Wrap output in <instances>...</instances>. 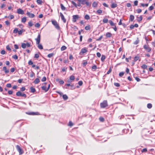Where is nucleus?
<instances>
[{"label":"nucleus","mask_w":155,"mask_h":155,"mask_svg":"<svg viewBox=\"0 0 155 155\" xmlns=\"http://www.w3.org/2000/svg\"><path fill=\"white\" fill-rule=\"evenodd\" d=\"M78 2H81L82 5H86L87 6H89L90 4L88 0H77Z\"/></svg>","instance_id":"nucleus-1"},{"label":"nucleus","mask_w":155,"mask_h":155,"mask_svg":"<svg viewBox=\"0 0 155 155\" xmlns=\"http://www.w3.org/2000/svg\"><path fill=\"white\" fill-rule=\"evenodd\" d=\"M31 46L30 43L28 42H27L26 43H22L21 45V47L24 49L26 48V47H30Z\"/></svg>","instance_id":"nucleus-2"},{"label":"nucleus","mask_w":155,"mask_h":155,"mask_svg":"<svg viewBox=\"0 0 155 155\" xmlns=\"http://www.w3.org/2000/svg\"><path fill=\"white\" fill-rule=\"evenodd\" d=\"M100 106L102 108H104L107 107L108 106L107 101H104L102 103H101Z\"/></svg>","instance_id":"nucleus-3"},{"label":"nucleus","mask_w":155,"mask_h":155,"mask_svg":"<svg viewBox=\"0 0 155 155\" xmlns=\"http://www.w3.org/2000/svg\"><path fill=\"white\" fill-rule=\"evenodd\" d=\"M16 95L18 96H21L25 97H26V95L25 94L22 93L20 91H18L16 92Z\"/></svg>","instance_id":"nucleus-4"},{"label":"nucleus","mask_w":155,"mask_h":155,"mask_svg":"<svg viewBox=\"0 0 155 155\" xmlns=\"http://www.w3.org/2000/svg\"><path fill=\"white\" fill-rule=\"evenodd\" d=\"M52 24L54 25L55 28L58 29H60L58 23L55 20H53L51 21Z\"/></svg>","instance_id":"nucleus-5"},{"label":"nucleus","mask_w":155,"mask_h":155,"mask_svg":"<svg viewBox=\"0 0 155 155\" xmlns=\"http://www.w3.org/2000/svg\"><path fill=\"white\" fill-rule=\"evenodd\" d=\"M16 148L20 154H21L23 153V150L21 148L19 145H16Z\"/></svg>","instance_id":"nucleus-6"},{"label":"nucleus","mask_w":155,"mask_h":155,"mask_svg":"<svg viewBox=\"0 0 155 155\" xmlns=\"http://www.w3.org/2000/svg\"><path fill=\"white\" fill-rule=\"evenodd\" d=\"M71 3L76 8H77L78 6H81V4H82L81 3V2H79L78 3V4H76L73 1L71 2Z\"/></svg>","instance_id":"nucleus-7"},{"label":"nucleus","mask_w":155,"mask_h":155,"mask_svg":"<svg viewBox=\"0 0 155 155\" xmlns=\"http://www.w3.org/2000/svg\"><path fill=\"white\" fill-rule=\"evenodd\" d=\"M87 49L85 48H84L81 49L80 54H82L87 52Z\"/></svg>","instance_id":"nucleus-8"},{"label":"nucleus","mask_w":155,"mask_h":155,"mask_svg":"<svg viewBox=\"0 0 155 155\" xmlns=\"http://www.w3.org/2000/svg\"><path fill=\"white\" fill-rule=\"evenodd\" d=\"M79 18V16L78 15H74L73 16L72 21L74 22H75L77 19Z\"/></svg>","instance_id":"nucleus-9"},{"label":"nucleus","mask_w":155,"mask_h":155,"mask_svg":"<svg viewBox=\"0 0 155 155\" xmlns=\"http://www.w3.org/2000/svg\"><path fill=\"white\" fill-rule=\"evenodd\" d=\"M40 38L41 36L40 35L38 34L37 38H36L35 39V40L36 41V44H38L40 43Z\"/></svg>","instance_id":"nucleus-10"},{"label":"nucleus","mask_w":155,"mask_h":155,"mask_svg":"<svg viewBox=\"0 0 155 155\" xmlns=\"http://www.w3.org/2000/svg\"><path fill=\"white\" fill-rule=\"evenodd\" d=\"M60 16L61 17V20L63 21L65 23L66 22V19L65 18L63 14H62V13L60 12Z\"/></svg>","instance_id":"nucleus-11"},{"label":"nucleus","mask_w":155,"mask_h":155,"mask_svg":"<svg viewBox=\"0 0 155 155\" xmlns=\"http://www.w3.org/2000/svg\"><path fill=\"white\" fill-rule=\"evenodd\" d=\"M17 12L18 14L21 15H23L24 14V11L21 8H19L17 9Z\"/></svg>","instance_id":"nucleus-12"},{"label":"nucleus","mask_w":155,"mask_h":155,"mask_svg":"<svg viewBox=\"0 0 155 155\" xmlns=\"http://www.w3.org/2000/svg\"><path fill=\"white\" fill-rule=\"evenodd\" d=\"M26 14L30 18H33L35 16V15L29 12H27Z\"/></svg>","instance_id":"nucleus-13"},{"label":"nucleus","mask_w":155,"mask_h":155,"mask_svg":"<svg viewBox=\"0 0 155 155\" xmlns=\"http://www.w3.org/2000/svg\"><path fill=\"white\" fill-rule=\"evenodd\" d=\"M143 47L148 52L150 51H151L150 48L146 45H144Z\"/></svg>","instance_id":"nucleus-14"},{"label":"nucleus","mask_w":155,"mask_h":155,"mask_svg":"<svg viewBox=\"0 0 155 155\" xmlns=\"http://www.w3.org/2000/svg\"><path fill=\"white\" fill-rule=\"evenodd\" d=\"M3 70L6 73H8L9 72V69H7L6 67H4L3 68Z\"/></svg>","instance_id":"nucleus-15"},{"label":"nucleus","mask_w":155,"mask_h":155,"mask_svg":"<svg viewBox=\"0 0 155 155\" xmlns=\"http://www.w3.org/2000/svg\"><path fill=\"white\" fill-rule=\"evenodd\" d=\"M41 88L43 90L45 91V92H46L48 91V89L45 86H42L41 87Z\"/></svg>","instance_id":"nucleus-16"},{"label":"nucleus","mask_w":155,"mask_h":155,"mask_svg":"<svg viewBox=\"0 0 155 155\" xmlns=\"http://www.w3.org/2000/svg\"><path fill=\"white\" fill-rule=\"evenodd\" d=\"M28 114L29 115H39V113L38 112H31V113H29Z\"/></svg>","instance_id":"nucleus-17"},{"label":"nucleus","mask_w":155,"mask_h":155,"mask_svg":"<svg viewBox=\"0 0 155 155\" xmlns=\"http://www.w3.org/2000/svg\"><path fill=\"white\" fill-rule=\"evenodd\" d=\"M112 34L110 32H107L106 33L105 36L107 37L110 38L111 37Z\"/></svg>","instance_id":"nucleus-18"},{"label":"nucleus","mask_w":155,"mask_h":155,"mask_svg":"<svg viewBox=\"0 0 155 155\" xmlns=\"http://www.w3.org/2000/svg\"><path fill=\"white\" fill-rule=\"evenodd\" d=\"M40 82L39 79L38 78H36L35 81H34V83L35 84H38Z\"/></svg>","instance_id":"nucleus-19"},{"label":"nucleus","mask_w":155,"mask_h":155,"mask_svg":"<svg viewBox=\"0 0 155 155\" xmlns=\"http://www.w3.org/2000/svg\"><path fill=\"white\" fill-rule=\"evenodd\" d=\"M137 21L140 22L142 20L143 18L142 16L140 15L139 17L137 16Z\"/></svg>","instance_id":"nucleus-20"},{"label":"nucleus","mask_w":155,"mask_h":155,"mask_svg":"<svg viewBox=\"0 0 155 155\" xmlns=\"http://www.w3.org/2000/svg\"><path fill=\"white\" fill-rule=\"evenodd\" d=\"M25 31V30L24 29H22L19 31H18V35H21L22 33Z\"/></svg>","instance_id":"nucleus-21"},{"label":"nucleus","mask_w":155,"mask_h":155,"mask_svg":"<svg viewBox=\"0 0 155 155\" xmlns=\"http://www.w3.org/2000/svg\"><path fill=\"white\" fill-rule=\"evenodd\" d=\"M117 6V5L116 4L113 3L111 5V7L112 8H114Z\"/></svg>","instance_id":"nucleus-22"},{"label":"nucleus","mask_w":155,"mask_h":155,"mask_svg":"<svg viewBox=\"0 0 155 155\" xmlns=\"http://www.w3.org/2000/svg\"><path fill=\"white\" fill-rule=\"evenodd\" d=\"M60 6L61 7V9L63 11H64L66 9V8L62 4H61Z\"/></svg>","instance_id":"nucleus-23"},{"label":"nucleus","mask_w":155,"mask_h":155,"mask_svg":"<svg viewBox=\"0 0 155 155\" xmlns=\"http://www.w3.org/2000/svg\"><path fill=\"white\" fill-rule=\"evenodd\" d=\"M62 97L63 99L66 100L68 99V97L66 94H64L62 95Z\"/></svg>","instance_id":"nucleus-24"},{"label":"nucleus","mask_w":155,"mask_h":155,"mask_svg":"<svg viewBox=\"0 0 155 155\" xmlns=\"http://www.w3.org/2000/svg\"><path fill=\"white\" fill-rule=\"evenodd\" d=\"M97 5V3L96 2H94L92 4V6L94 7H96Z\"/></svg>","instance_id":"nucleus-25"},{"label":"nucleus","mask_w":155,"mask_h":155,"mask_svg":"<svg viewBox=\"0 0 155 155\" xmlns=\"http://www.w3.org/2000/svg\"><path fill=\"white\" fill-rule=\"evenodd\" d=\"M134 15H130V20L131 21H133L134 19Z\"/></svg>","instance_id":"nucleus-26"},{"label":"nucleus","mask_w":155,"mask_h":155,"mask_svg":"<svg viewBox=\"0 0 155 155\" xmlns=\"http://www.w3.org/2000/svg\"><path fill=\"white\" fill-rule=\"evenodd\" d=\"M108 20L107 19L104 18L103 20V21L104 23H106L108 22Z\"/></svg>","instance_id":"nucleus-27"},{"label":"nucleus","mask_w":155,"mask_h":155,"mask_svg":"<svg viewBox=\"0 0 155 155\" xmlns=\"http://www.w3.org/2000/svg\"><path fill=\"white\" fill-rule=\"evenodd\" d=\"M102 11L101 10H98L96 12V13H97L98 15H100L101 13H102Z\"/></svg>","instance_id":"nucleus-28"},{"label":"nucleus","mask_w":155,"mask_h":155,"mask_svg":"<svg viewBox=\"0 0 155 155\" xmlns=\"http://www.w3.org/2000/svg\"><path fill=\"white\" fill-rule=\"evenodd\" d=\"M37 44L38 45V48L39 49H43V46H42V45L41 44H39V43L38 44Z\"/></svg>","instance_id":"nucleus-29"},{"label":"nucleus","mask_w":155,"mask_h":155,"mask_svg":"<svg viewBox=\"0 0 155 155\" xmlns=\"http://www.w3.org/2000/svg\"><path fill=\"white\" fill-rule=\"evenodd\" d=\"M26 18L25 17H24L21 18V21L23 23H25L26 21Z\"/></svg>","instance_id":"nucleus-30"},{"label":"nucleus","mask_w":155,"mask_h":155,"mask_svg":"<svg viewBox=\"0 0 155 155\" xmlns=\"http://www.w3.org/2000/svg\"><path fill=\"white\" fill-rule=\"evenodd\" d=\"M74 76L73 75H71L69 79L71 81H74Z\"/></svg>","instance_id":"nucleus-31"},{"label":"nucleus","mask_w":155,"mask_h":155,"mask_svg":"<svg viewBox=\"0 0 155 155\" xmlns=\"http://www.w3.org/2000/svg\"><path fill=\"white\" fill-rule=\"evenodd\" d=\"M105 55H102L101 56V61L103 62L104 61V60H105Z\"/></svg>","instance_id":"nucleus-32"},{"label":"nucleus","mask_w":155,"mask_h":155,"mask_svg":"<svg viewBox=\"0 0 155 155\" xmlns=\"http://www.w3.org/2000/svg\"><path fill=\"white\" fill-rule=\"evenodd\" d=\"M67 48V47L65 46H63L61 48V51H64L66 50Z\"/></svg>","instance_id":"nucleus-33"},{"label":"nucleus","mask_w":155,"mask_h":155,"mask_svg":"<svg viewBox=\"0 0 155 155\" xmlns=\"http://www.w3.org/2000/svg\"><path fill=\"white\" fill-rule=\"evenodd\" d=\"M31 92L32 93H34L35 91V89L33 87L30 88Z\"/></svg>","instance_id":"nucleus-34"},{"label":"nucleus","mask_w":155,"mask_h":155,"mask_svg":"<svg viewBox=\"0 0 155 155\" xmlns=\"http://www.w3.org/2000/svg\"><path fill=\"white\" fill-rule=\"evenodd\" d=\"M84 18L86 20H89L90 18V17L88 15H86L84 17Z\"/></svg>","instance_id":"nucleus-35"},{"label":"nucleus","mask_w":155,"mask_h":155,"mask_svg":"<svg viewBox=\"0 0 155 155\" xmlns=\"http://www.w3.org/2000/svg\"><path fill=\"white\" fill-rule=\"evenodd\" d=\"M18 32V29L17 28H15L13 30V33H16Z\"/></svg>","instance_id":"nucleus-36"},{"label":"nucleus","mask_w":155,"mask_h":155,"mask_svg":"<svg viewBox=\"0 0 155 155\" xmlns=\"http://www.w3.org/2000/svg\"><path fill=\"white\" fill-rule=\"evenodd\" d=\"M35 75V74L34 72L32 71L31 74H30V76L31 78H33V77Z\"/></svg>","instance_id":"nucleus-37"},{"label":"nucleus","mask_w":155,"mask_h":155,"mask_svg":"<svg viewBox=\"0 0 155 155\" xmlns=\"http://www.w3.org/2000/svg\"><path fill=\"white\" fill-rule=\"evenodd\" d=\"M5 17H7L5 16ZM7 18L12 19L14 18V16L12 15H10L9 16H8Z\"/></svg>","instance_id":"nucleus-38"},{"label":"nucleus","mask_w":155,"mask_h":155,"mask_svg":"<svg viewBox=\"0 0 155 155\" xmlns=\"http://www.w3.org/2000/svg\"><path fill=\"white\" fill-rule=\"evenodd\" d=\"M109 22L111 26H115V25H114V23L113 22V21H112L109 20Z\"/></svg>","instance_id":"nucleus-39"},{"label":"nucleus","mask_w":155,"mask_h":155,"mask_svg":"<svg viewBox=\"0 0 155 155\" xmlns=\"http://www.w3.org/2000/svg\"><path fill=\"white\" fill-rule=\"evenodd\" d=\"M139 41L138 38H137V39L134 42V45H137L139 43Z\"/></svg>","instance_id":"nucleus-40"},{"label":"nucleus","mask_w":155,"mask_h":155,"mask_svg":"<svg viewBox=\"0 0 155 155\" xmlns=\"http://www.w3.org/2000/svg\"><path fill=\"white\" fill-rule=\"evenodd\" d=\"M152 107V105L151 104L149 103L147 104V107L149 108H151Z\"/></svg>","instance_id":"nucleus-41"},{"label":"nucleus","mask_w":155,"mask_h":155,"mask_svg":"<svg viewBox=\"0 0 155 155\" xmlns=\"http://www.w3.org/2000/svg\"><path fill=\"white\" fill-rule=\"evenodd\" d=\"M54 54L53 53H51L48 54L47 55V56L48 58H50L52 57V56Z\"/></svg>","instance_id":"nucleus-42"},{"label":"nucleus","mask_w":155,"mask_h":155,"mask_svg":"<svg viewBox=\"0 0 155 155\" xmlns=\"http://www.w3.org/2000/svg\"><path fill=\"white\" fill-rule=\"evenodd\" d=\"M85 30H90V26L88 25V26H85Z\"/></svg>","instance_id":"nucleus-43"},{"label":"nucleus","mask_w":155,"mask_h":155,"mask_svg":"<svg viewBox=\"0 0 155 155\" xmlns=\"http://www.w3.org/2000/svg\"><path fill=\"white\" fill-rule=\"evenodd\" d=\"M28 25L30 27L32 26L33 25L32 22L31 21H29L28 22Z\"/></svg>","instance_id":"nucleus-44"},{"label":"nucleus","mask_w":155,"mask_h":155,"mask_svg":"<svg viewBox=\"0 0 155 155\" xmlns=\"http://www.w3.org/2000/svg\"><path fill=\"white\" fill-rule=\"evenodd\" d=\"M114 84L115 86L117 87H119L120 86V84L118 83H114Z\"/></svg>","instance_id":"nucleus-45"},{"label":"nucleus","mask_w":155,"mask_h":155,"mask_svg":"<svg viewBox=\"0 0 155 155\" xmlns=\"http://www.w3.org/2000/svg\"><path fill=\"white\" fill-rule=\"evenodd\" d=\"M12 58L15 59H17L18 57L16 55H14L12 56Z\"/></svg>","instance_id":"nucleus-46"},{"label":"nucleus","mask_w":155,"mask_h":155,"mask_svg":"<svg viewBox=\"0 0 155 155\" xmlns=\"http://www.w3.org/2000/svg\"><path fill=\"white\" fill-rule=\"evenodd\" d=\"M142 68L143 69H146L147 68V66L145 64H144L142 65L141 66Z\"/></svg>","instance_id":"nucleus-47"},{"label":"nucleus","mask_w":155,"mask_h":155,"mask_svg":"<svg viewBox=\"0 0 155 155\" xmlns=\"http://www.w3.org/2000/svg\"><path fill=\"white\" fill-rule=\"evenodd\" d=\"M124 72H121L119 74V75L120 77H122L124 75Z\"/></svg>","instance_id":"nucleus-48"},{"label":"nucleus","mask_w":155,"mask_h":155,"mask_svg":"<svg viewBox=\"0 0 155 155\" xmlns=\"http://www.w3.org/2000/svg\"><path fill=\"white\" fill-rule=\"evenodd\" d=\"M154 9V7L153 6H150L149 8V10L150 11H151Z\"/></svg>","instance_id":"nucleus-49"},{"label":"nucleus","mask_w":155,"mask_h":155,"mask_svg":"<svg viewBox=\"0 0 155 155\" xmlns=\"http://www.w3.org/2000/svg\"><path fill=\"white\" fill-rule=\"evenodd\" d=\"M139 59V57L138 56H135L134 58V60L135 61H137Z\"/></svg>","instance_id":"nucleus-50"},{"label":"nucleus","mask_w":155,"mask_h":155,"mask_svg":"<svg viewBox=\"0 0 155 155\" xmlns=\"http://www.w3.org/2000/svg\"><path fill=\"white\" fill-rule=\"evenodd\" d=\"M40 25L38 23H36L35 25V26L36 28H39L40 26Z\"/></svg>","instance_id":"nucleus-51"},{"label":"nucleus","mask_w":155,"mask_h":155,"mask_svg":"<svg viewBox=\"0 0 155 155\" xmlns=\"http://www.w3.org/2000/svg\"><path fill=\"white\" fill-rule=\"evenodd\" d=\"M138 2L137 0L134 1V5L135 6H137L138 5Z\"/></svg>","instance_id":"nucleus-52"},{"label":"nucleus","mask_w":155,"mask_h":155,"mask_svg":"<svg viewBox=\"0 0 155 155\" xmlns=\"http://www.w3.org/2000/svg\"><path fill=\"white\" fill-rule=\"evenodd\" d=\"M78 84L80 86H81L83 84V82L82 81H79L78 82Z\"/></svg>","instance_id":"nucleus-53"},{"label":"nucleus","mask_w":155,"mask_h":155,"mask_svg":"<svg viewBox=\"0 0 155 155\" xmlns=\"http://www.w3.org/2000/svg\"><path fill=\"white\" fill-rule=\"evenodd\" d=\"M73 124L71 121H69L68 123V125L70 126H72L73 125Z\"/></svg>","instance_id":"nucleus-54"},{"label":"nucleus","mask_w":155,"mask_h":155,"mask_svg":"<svg viewBox=\"0 0 155 155\" xmlns=\"http://www.w3.org/2000/svg\"><path fill=\"white\" fill-rule=\"evenodd\" d=\"M25 90V87H22L20 89V90L22 91H23Z\"/></svg>","instance_id":"nucleus-55"},{"label":"nucleus","mask_w":155,"mask_h":155,"mask_svg":"<svg viewBox=\"0 0 155 155\" xmlns=\"http://www.w3.org/2000/svg\"><path fill=\"white\" fill-rule=\"evenodd\" d=\"M46 78L45 77H44L41 79L42 81H45L46 80Z\"/></svg>","instance_id":"nucleus-56"},{"label":"nucleus","mask_w":155,"mask_h":155,"mask_svg":"<svg viewBox=\"0 0 155 155\" xmlns=\"http://www.w3.org/2000/svg\"><path fill=\"white\" fill-rule=\"evenodd\" d=\"M73 57L72 55L71 54H69V59L70 60H72L73 59Z\"/></svg>","instance_id":"nucleus-57"},{"label":"nucleus","mask_w":155,"mask_h":155,"mask_svg":"<svg viewBox=\"0 0 155 155\" xmlns=\"http://www.w3.org/2000/svg\"><path fill=\"white\" fill-rule=\"evenodd\" d=\"M99 119L100 120L101 122H103L104 120V118L102 117H100Z\"/></svg>","instance_id":"nucleus-58"},{"label":"nucleus","mask_w":155,"mask_h":155,"mask_svg":"<svg viewBox=\"0 0 155 155\" xmlns=\"http://www.w3.org/2000/svg\"><path fill=\"white\" fill-rule=\"evenodd\" d=\"M136 11H137V12L138 13H139L141 12L142 10L140 9H137L136 10Z\"/></svg>","instance_id":"nucleus-59"},{"label":"nucleus","mask_w":155,"mask_h":155,"mask_svg":"<svg viewBox=\"0 0 155 155\" xmlns=\"http://www.w3.org/2000/svg\"><path fill=\"white\" fill-rule=\"evenodd\" d=\"M34 57L36 58H38L39 57V55L38 54H35Z\"/></svg>","instance_id":"nucleus-60"},{"label":"nucleus","mask_w":155,"mask_h":155,"mask_svg":"<svg viewBox=\"0 0 155 155\" xmlns=\"http://www.w3.org/2000/svg\"><path fill=\"white\" fill-rule=\"evenodd\" d=\"M147 151V150L146 148H144L142 150L141 152L143 153L144 152H146Z\"/></svg>","instance_id":"nucleus-61"},{"label":"nucleus","mask_w":155,"mask_h":155,"mask_svg":"<svg viewBox=\"0 0 155 155\" xmlns=\"http://www.w3.org/2000/svg\"><path fill=\"white\" fill-rule=\"evenodd\" d=\"M15 71V68H12L10 69V71L11 72H13Z\"/></svg>","instance_id":"nucleus-62"},{"label":"nucleus","mask_w":155,"mask_h":155,"mask_svg":"<svg viewBox=\"0 0 155 155\" xmlns=\"http://www.w3.org/2000/svg\"><path fill=\"white\" fill-rule=\"evenodd\" d=\"M97 56L98 57H100L101 56V54L100 53L98 52L97 53Z\"/></svg>","instance_id":"nucleus-63"},{"label":"nucleus","mask_w":155,"mask_h":155,"mask_svg":"<svg viewBox=\"0 0 155 155\" xmlns=\"http://www.w3.org/2000/svg\"><path fill=\"white\" fill-rule=\"evenodd\" d=\"M8 93L9 95L12 94L13 93V91L12 90H9L8 91Z\"/></svg>","instance_id":"nucleus-64"}]
</instances>
